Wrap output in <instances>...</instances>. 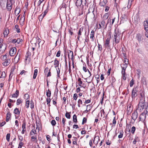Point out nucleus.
<instances>
[{
    "instance_id": "nucleus-51",
    "label": "nucleus",
    "mask_w": 148,
    "mask_h": 148,
    "mask_svg": "<svg viewBox=\"0 0 148 148\" xmlns=\"http://www.w3.org/2000/svg\"><path fill=\"white\" fill-rule=\"evenodd\" d=\"M99 140H100V139H94L93 141L94 143L96 145H97L98 143Z\"/></svg>"
},
{
    "instance_id": "nucleus-62",
    "label": "nucleus",
    "mask_w": 148,
    "mask_h": 148,
    "mask_svg": "<svg viewBox=\"0 0 148 148\" xmlns=\"http://www.w3.org/2000/svg\"><path fill=\"white\" fill-rule=\"evenodd\" d=\"M65 120H66L64 118H63L62 119V122L63 123V127H64L65 126Z\"/></svg>"
},
{
    "instance_id": "nucleus-41",
    "label": "nucleus",
    "mask_w": 148,
    "mask_h": 148,
    "mask_svg": "<svg viewBox=\"0 0 148 148\" xmlns=\"http://www.w3.org/2000/svg\"><path fill=\"white\" fill-rule=\"evenodd\" d=\"M24 98L26 99V100H29V96L27 94H26L24 95Z\"/></svg>"
},
{
    "instance_id": "nucleus-4",
    "label": "nucleus",
    "mask_w": 148,
    "mask_h": 148,
    "mask_svg": "<svg viewBox=\"0 0 148 148\" xmlns=\"http://www.w3.org/2000/svg\"><path fill=\"white\" fill-rule=\"evenodd\" d=\"M138 106V109L140 111L143 110L144 109H146V110L147 109V106L144 100L140 101Z\"/></svg>"
},
{
    "instance_id": "nucleus-14",
    "label": "nucleus",
    "mask_w": 148,
    "mask_h": 148,
    "mask_svg": "<svg viewBox=\"0 0 148 148\" xmlns=\"http://www.w3.org/2000/svg\"><path fill=\"white\" fill-rule=\"evenodd\" d=\"M68 57L69 58V57L70 55H71V59L72 60V61H74V56L73 52L70 50H69L68 52Z\"/></svg>"
},
{
    "instance_id": "nucleus-8",
    "label": "nucleus",
    "mask_w": 148,
    "mask_h": 148,
    "mask_svg": "<svg viewBox=\"0 0 148 148\" xmlns=\"http://www.w3.org/2000/svg\"><path fill=\"white\" fill-rule=\"evenodd\" d=\"M6 49L5 44H1L0 45V54L3 53L5 51Z\"/></svg>"
},
{
    "instance_id": "nucleus-10",
    "label": "nucleus",
    "mask_w": 148,
    "mask_h": 148,
    "mask_svg": "<svg viewBox=\"0 0 148 148\" xmlns=\"http://www.w3.org/2000/svg\"><path fill=\"white\" fill-rule=\"evenodd\" d=\"M110 38H108L105 42L104 44V45L106 48L108 47H110Z\"/></svg>"
},
{
    "instance_id": "nucleus-9",
    "label": "nucleus",
    "mask_w": 148,
    "mask_h": 148,
    "mask_svg": "<svg viewBox=\"0 0 148 148\" xmlns=\"http://www.w3.org/2000/svg\"><path fill=\"white\" fill-rule=\"evenodd\" d=\"M13 5L7 2L6 4V8L8 11H11L12 8V5Z\"/></svg>"
},
{
    "instance_id": "nucleus-63",
    "label": "nucleus",
    "mask_w": 148,
    "mask_h": 148,
    "mask_svg": "<svg viewBox=\"0 0 148 148\" xmlns=\"http://www.w3.org/2000/svg\"><path fill=\"white\" fill-rule=\"evenodd\" d=\"M16 39H13L12 40L11 42L13 44H15L16 43Z\"/></svg>"
},
{
    "instance_id": "nucleus-54",
    "label": "nucleus",
    "mask_w": 148,
    "mask_h": 148,
    "mask_svg": "<svg viewBox=\"0 0 148 148\" xmlns=\"http://www.w3.org/2000/svg\"><path fill=\"white\" fill-rule=\"evenodd\" d=\"M26 123L24 122L22 125V129H26Z\"/></svg>"
},
{
    "instance_id": "nucleus-64",
    "label": "nucleus",
    "mask_w": 148,
    "mask_h": 148,
    "mask_svg": "<svg viewBox=\"0 0 148 148\" xmlns=\"http://www.w3.org/2000/svg\"><path fill=\"white\" fill-rule=\"evenodd\" d=\"M45 0H40L38 2V5H39Z\"/></svg>"
},
{
    "instance_id": "nucleus-1",
    "label": "nucleus",
    "mask_w": 148,
    "mask_h": 148,
    "mask_svg": "<svg viewBox=\"0 0 148 148\" xmlns=\"http://www.w3.org/2000/svg\"><path fill=\"white\" fill-rule=\"evenodd\" d=\"M84 0H77L75 3L76 5L80 9L82 10L81 14L80 15L83 14V12L82 11L84 8V2L83 1Z\"/></svg>"
},
{
    "instance_id": "nucleus-45",
    "label": "nucleus",
    "mask_w": 148,
    "mask_h": 148,
    "mask_svg": "<svg viewBox=\"0 0 148 148\" xmlns=\"http://www.w3.org/2000/svg\"><path fill=\"white\" fill-rule=\"evenodd\" d=\"M134 80L133 79L130 81V86L131 87L132 86L133 84H134Z\"/></svg>"
},
{
    "instance_id": "nucleus-27",
    "label": "nucleus",
    "mask_w": 148,
    "mask_h": 148,
    "mask_svg": "<svg viewBox=\"0 0 148 148\" xmlns=\"http://www.w3.org/2000/svg\"><path fill=\"white\" fill-rule=\"evenodd\" d=\"M136 130V127L134 126L132 127L131 130H129V132L132 134H134Z\"/></svg>"
},
{
    "instance_id": "nucleus-7",
    "label": "nucleus",
    "mask_w": 148,
    "mask_h": 148,
    "mask_svg": "<svg viewBox=\"0 0 148 148\" xmlns=\"http://www.w3.org/2000/svg\"><path fill=\"white\" fill-rule=\"evenodd\" d=\"M16 48L15 47L12 48L10 50L9 54L11 56H13L16 54Z\"/></svg>"
},
{
    "instance_id": "nucleus-39",
    "label": "nucleus",
    "mask_w": 148,
    "mask_h": 148,
    "mask_svg": "<svg viewBox=\"0 0 148 148\" xmlns=\"http://www.w3.org/2000/svg\"><path fill=\"white\" fill-rule=\"evenodd\" d=\"M123 134V131H120L119 132V134L118 135V138H121L122 137Z\"/></svg>"
},
{
    "instance_id": "nucleus-28",
    "label": "nucleus",
    "mask_w": 148,
    "mask_h": 148,
    "mask_svg": "<svg viewBox=\"0 0 148 148\" xmlns=\"http://www.w3.org/2000/svg\"><path fill=\"white\" fill-rule=\"evenodd\" d=\"M114 41L117 44L119 42L120 39L121 38V37H114Z\"/></svg>"
},
{
    "instance_id": "nucleus-42",
    "label": "nucleus",
    "mask_w": 148,
    "mask_h": 148,
    "mask_svg": "<svg viewBox=\"0 0 148 148\" xmlns=\"http://www.w3.org/2000/svg\"><path fill=\"white\" fill-rule=\"evenodd\" d=\"M22 102V101L21 99H18L17 100L16 104L19 105L20 103Z\"/></svg>"
},
{
    "instance_id": "nucleus-50",
    "label": "nucleus",
    "mask_w": 148,
    "mask_h": 148,
    "mask_svg": "<svg viewBox=\"0 0 148 148\" xmlns=\"http://www.w3.org/2000/svg\"><path fill=\"white\" fill-rule=\"evenodd\" d=\"M27 73V71L23 70L21 71V72L20 73V74L21 75H22L23 74H24V75H26V73Z\"/></svg>"
},
{
    "instance_id": "nucleus-15",
    "label": "nucleus",
    "mask_w": 148,
    "mask_h": 148,
    "mask_svg": "<svg viewBox=\"0 0 148 148\" xmlns=\"http://www.w3.org/2000/svg\"><path fill=\"white\" fill-rule=\"evenodd\" d=\"M107 2V0H103V1H100L99 3V5L101 6H104L106 5Z\"/></svg>"
},
{
    "instance_id": "nucleus-32",
    "label": "nucleus",
    "mask_w": 148,
    "mask_h": 148,
    "mask_svg": "<svg viewBox=\"0 0 148 148\" xmlns=\"http://www.w3.org/2000/svg\"><path fill=\"white\" fill-rule=\"evenodd\" d=\"M37 73H38V70L37 69H36L34 70V75H33V78L34 79H35L36 77L37 76Z\"/></svg>"
},
{
    "instance_id": "nucleus-43",
    "label": "nucleus",
    "mask_w": 148,
    "mask_h": 148,
    "mask_svg": "<svg viewBox=\"0 0 148 148\" xmlns=\"http://www.w3.org/2000/svg\"><path fill=\"white\" fill-rule=\"evenodd\" d=\"M6 76L5 73V72L3 71L2 72L1 75L0 77V78H4Z\"/></svg>"
},
{
    "instance_id": "nucleus-60",
    "label": "nucleus",
    "mask_w": 148,
    "mask_h": 148,
    "mask_svg": "<svg viewBox=\"0 0 148 148\" xmlns=\"http://www.w3.org/2000/svg\"><path fill=\"white\" fill-rule=\"evenodd\" d=\"M49 69L48 67H47L44 70V73L45 74H46L47 73L48 71H49Z\"/></svg>"
},
{
    "instance_id": "nucleus-22",
    "label": "nucleus",
    "mask_w": 148,
    "mask_h": 148,
    "mask_svg": "<svg viewBox=\"0 0 148 148\" xmlns=\"http://www.w3.org/2000/svg\"><path fill=\"white\" fill-rule=\"evenodd\" d=\"M109 14L108 13H107L104 14L103 16V20H106L108 18L109 16Z\"/></svg>"
},
{
    "instance_id": "nucleus-11",
    "label": "nucleus",
    "mask_w": 148,
    "mask_h": 148,
    "mask_svg": "<svg viewBox=\"0 0 148 148\" xmlns=\"http://www.w3.org/2000/svg\"><path fill=\"white\" fill-rule=\"evenodd\" d=\"M138 116V114L136 112H134L132 115V119L134 121L137 118Z\"/></svg>"
},
{
    "instance_id": "nucleus-18",
    "label": "nucleus",
    "mask_w": 148,
    "mask_h": 148,
    "mask_svg": "<svg viewBox=\"0 0 148 148\" xmlns=\"http://www.w3.org/2000/svg\"><path fill=\"white\" fill-rule=\"evenodd\" d=\"M21 12V9L20 7L17 6L15 9V14L18 15Z\"/></svg>"
},
{
    "instance_id": "nucleus-49",
    "label": "nucleus",
    "mask_w": 148,
    "mask_h": 148,
    "mask_svg": "<svg viewBox=\"0 0 148 148\" xmlns=\"http://www.w3.org/2000/svg\"><path fill=\"white\" fill-rule=\"evenodd\" d=\"M87 122V119L86 117H84L83 119L82 124L83 125Z\"/></svg>"
},
{
    "instance_id": "nucleus-56",
    "label": "nucleus",
    "mask_w": 148,
    "mask_h": 148,
    "mask_svg": "<svg viewBox=\"0 0 148 148\" xmlns=\"http://www.w3.org/2000/svg\"><path fill=\"white\" fill-rule=\"evenodd\" d=\"M45 16H43L42 14L39 16V21H42V18L44 17Z\"/></svg>"
},
{
    "instance_id": "nucleus-16",
    "label": "nucleus",
    "mask_w": 148,
    "mask_h": 148,
    "mask_svg": "<svg viewBox=\"0 0 148 148\" xmlns=\"http://www.w3.org/2000/svg\"><path fill=\"white\" fill-rule=\"evenodd\" d=\"M11 114L9 111L6 114V122H8L10 119Z\"/></svg>"
},
{
    "instance_id": "nucleus-17",
    "label": "nucleus",
    "mask_w": 148,
    "mask_h": 148,
    "mask_svg": "<svg viewBox=\"0 0 148 148\" xmlns=\"http://www.w3.org/2000/svg\"><path fill=\"white\" fill-rule=\"evenodd\" d=\"M9 33V31L8 29L7 28L5 29L3 33L4 37L5 38L7 37L8 36Z\"/></svg>"
},
{
    "instance_id": "nucleus-25",
    "label": "nucleus",
    "mask_w": 148,
    "mask_h": 148,
    "mask_svg": "<svg viewBox=\"0 0 148 148\" xmlns=\"http://www.w3.org/2000/svg\"><path fill=\"white\" fill-rule=\"evenodd\" d=\"M20 111H19L18 109L16 108L14 110V113L16 114L19 115L20 114Z\"/></svg>"
},
{
    "instance_id": "nucleus-2",
    "label": "nucleus",
    "mask_w": 148,
    "mask_h": 148,
    "mask_svg": "<svg viewBox=\"0 0 148 148\" xmlns=\"http://www.w3.org/2000/svg\"><path fill=\"white\" fill-rule=\"evenodd\" d=\"M37 129L38 126H37L36 128L34 127V128L32 130L30 133V135L31 137V139L37 138L36 130Z\"/></svg>"
},
{
    "instance_id": "nucleus-46",
    "label": "nucleus",
    "mask_w": 148,
    "mask_h": 148,
    "mask_svg": "<svg viewBox=\"0 0 148 148\" xmlns=\"http://www.w3.org/2000/svg\"><path fill=\"white\" fill-rule=\"evenodd\" d=\"M25 14V12H24V14L23 17H21L20 20V22H23L25 19V17H24V15Z\"/></svg>"
},
{
    "instance_id": "nucleus-21",
    "label": "nucleus",
    "mask_w": 148,
    "mask_h": 148,
    "mask_svg": "<svg viewBox=\"0 0 148 148\" xmlns=\"http://www.w3.org/2000/svg\"><path fill=\"white\" fill-rule=\"evenodd\" d=\"M133 108L131 105H128L127 106V113H130L132 110Z\"/></svg>"
},
{
    "instance_id": "nucleus-30",
    "label": "nucleus",
    "mask_w": 148,
    "mask_h": 148,
    "mask_svg": "<svg viewBox=\"0 0 148 148\" xmlns=\"http://www.w3.org/2000/svg\"><path fill=\"white\" fill-rule=\"evenodd\" d=\"M29 103H30V102H29V100H26L25 104V107L27 109L28 108H29Z\"/></svg>"
},
{
    "instance_id": "nucleus-59",
    "label": "nucleus",
    "mask_w": 148,
    "mask_h": 148,
    "mask_svg": "<svg viewBox=\"0 0 148 148\" xmlns=\"http://www.w3.org/2000/svg\"><path fill=\"white\" fill-rule=\"evenodd\" d=\"M61 51L59 50L57 53L56 56L57 57H59L60 56L61 54Z\"/></svg>"
},
{
    "instance_id": "nucleus-53",
    "label": "nucleus",
    "mask_w": 148,
    "mask_h": 148,
    "mask_svg": "<svg viewBox=\"0 0 148 148\" xmlns=\"http://www.w3.org/2000/svg\"><path fill=\"white\" fill-rule=\"evenodd\" d=\"M98 49L99 50L101 51L102 50V48L101 45L98 44Z\"/></svg>"
},
{
    "instance_id": "nucleus-29",
    "label": "nucleus",
    "mask_w": 148,
    "mask_h": 148,
    "mask_svg": "<svg viewBox=\"0 0 148 148\" xmlns=\"http://www.w3.org/2000/svg\"><path fill=\"white\" fill-rule=\"evenodd\" d=\"M49 5L48 4V6L47 7V9L44 11L43 13H42V14L43 15V16H45L46 14L48 12L49 10Z\"/></svg>"
},
{
    "instance_id": "nucleus-12",
    "label": "nucleus",
    "mask_w": 148,
    "mask_h": 148,
    "mask_svg": "<svg viewBox=\"0 0 148 148\" xmlns=\"http://www.w3.org/2000/svg\"><path fill=\"white\" fill-rule=\"evenodd\" d=\"M121 34L120 32H119L118 30L115 29V34L114 37H121Z\"/></svg>"
},
{
    "instance_id": "nucleus-24",
    "label": "nucleus",
    "mask_w": 148,
    "mask_h": 148,
    "mask_svg": "<svg viewBox=\"0 0 148 148\" xmlns=\"http://www.w3.org/2000/svg\"><path fill=\"white\" fill-rule=\"evenodd\" d=\"M59 64V61L57 60V59H55L54 61V65L56 68L57 67H58Z\"/></svg>"
},
{
    "instance_id": "nucleus-37",
    "label": "nucleus",
    "mask_w": 148,
    "mask_h": 148,
    "mask_svg": "<svg viewBox=\"0 0 148 148\" xmlns=\"http://www.w3.org/2000/svg\"><path fill=\"white\" fill-rule=\"evenodd\" d=\"M73 121L75 123L77 122V117L75 114H74L73 116Z\"/></svg>"
},
{
    "instance_id": "nucleus-34",
    "label": "nucleus",
    "mask_w": 148,
    "mask_h": 148,
    "mask_svg": "<svg viewBox=\"0 0 148 148\" xmlns=\"http://www.w3.org/2000/svg\"><path fill=\"white\" fill-rule=\"evenodd\" d=\"M15 28L16 29V31L18 33H20V30L19 28V26L17 25H16L15 26Z\"/></svg>"
},
{
    "instance_id": "nucleus-26",
    "label": "nucleus",
    "mask_w": 148,
    "mask_h": 148,
    "mask_svg": "<svg viewBox=\"0 0 148 148\" xmlns=\"http://www.w3.org/2000/svg\"><path fill=\"white\" fill-rule=\"evenodd\" d=\"M18 53L16 56L15 58L14 59V62H15V63H17L18 62V61L19 60V55L18 56Z\"/></svg>"
},
{
    "instance_id": "nucleus-57",
    "label": "nucleus",
    "mask_w": 148,
    "mask_h": 148,
    "mask_svg": "<svg viewBox=\"0 0 148 148\" xmlns=\"http://www.w3.org/2000/svg\"><path fill=\"white\" fill-rule=\"evenodd\" d=\"M51 100L50 98H47L46 99V101L47 104H48L49 103H50L51 101Z\"/></svg>"
},
{
    "instance_id": "nucleus-47",
    "label": "nucleus",
    "mask_w": 148,
    "mask_h": 148,
    "mask_svg": "<svg viewBox=\"0 0 148 148\" xmlns=\"http://www.w3.org/2000/svg\"><path fill=\"white\" fill-rule=\"evenodd\" d=\"M78 97V96L76 93H75L73 95V100H74L75 101H76L77 99V98Z\"/></svg>"
},
{
    "instance_id": "nucleus-5",
    "label": "nucleus",
    "mask_w": 148,
    "mask_h": 148,
    "mask_svg": "<svg viewBox=\"0 0 148 148\" xmlns=\"http://www.w3.org/2000/svg\"><path fill=\"white\" fill-rule=\"evenodd\" d=\"M144 29L146 31L145 36L148 38V21H146L144 23Z\"/></svg>"
},
{
    "instance_id": "nucleus-33",
    "label": "nucleus",
    "mask_w": 148,
    "mask_h": 148,
    "mask_svg": "<svg viewBox=\"0 0 148 148\" xmlns=\"http://www.w3.org/2000/svg\"><path fill=\"white\" fill-rule=\"evenodd\" d=\"M84 28L83 27H81L78 33V35L79 36H81L82 35V33L83 32Z\"/></svg>"
},
{
    "instance_id": "nucleus-31",
    "label": "nucleus",
    "mask_w": 148,
    "mask_h": 148,
    "mask_svg": "<svg viewBox=\"0 0 148 148\" xmlns=\"http://www.w3.org/2000/svg\"><path fill=\"white\" fill-rule=\"evenodd\" d=\"M105 24L106 23L105 21L104 20L102 21L100 23V25H101V27H102L104 29H105V28L106 26Z\"/></svg>"
},
{
    "instance_id": "nucleus-23",
    "label": "nucleus",
    "mask_w": 148,
    "mask_h": 148,
    "mask_svg": "<svg viewBox=\"0 0 148 148\" xmlns=\"http://www.w3.org/2000/svg\"><path fill=\"white\" fill-rule=\"evenodd\" d=\"M95 32L93 30L92 31L91 34L90 38L92 39V41H94V38Z\"/></svg>"
},
{
    "instance_id": "nucleus-52",
    "label": "nucleus",
    "mask_w": 148,
    "mask_h": 148,
    "mask_svg": "<svg viewBox=\"0 0 148 148\" xmlns=\"http://www.w3.org/2000/svg\"><path fill=\"white\" fill-rule=\"evenodd\" d=\"M51 123L53 126H54L56 125V123L55 120H52L51 122Z\"/></svg>"
},
{
    "instance_id": "nucleus-20",
    "label": "nucleus",
    "mask_w": 148,
    "mask_h": 148,
    "mask_svg": "<svg viewBox=\"0 0 148 148\" xmlns=\"http://www.w3.org/2000/svg\"><path fill=\"white\" fill-rule=\"evenodd\" d=\"M19 94V91L18 90H16L14 94H13L12 95V97H17L18 96Z\"/></svg>"
},
{
    "instance_id": "nucleus-3",
    "label": "nucleus",
    "mask_w": 148,
    "mask_h": 148,
    "mask_svg": "<svg viewBox=\"0 0 148 148\" xmlns=\"http://www.w3.org/2000/svg\"><path fill=\"white\" fill-rule=\"evenodd\" d=\"M138 87L136 86L133 88L132 91V99L135 98L138 95V92L139 91Z\"/></svg>"
},
{
    "instance_id": "nucleus-44",
    "label": "nucleus",
    "mask_w": 148,
    "mask_h": 148,
    "mask_svg": "<svg viewBox=\"0 0 148 148\" xmlns=\"http://www.w3.org/2000/svg\"><path fill=\"white\" fill-rule=\"evenodd\" d=\"M15 0H7V2L13 5L14 3Z\"/></svg>"
},
{
    "instance_id": "nucleus-35",
    "label": "nucleus",
    "mask_w": 148,
    "mask_h": 148,
    "mask_svg": "<svg viewBox=\"0 0 148 148\" xmlns=\"http://www.w3.org/2000/svg\"><path fill=\"white\" fill-rule=\"evenodd\" d=\"M51 91L49 89H48V90H47V91L46 92V95L48 97H50L51 96Z\"/></svg>"
},
{
    "instance_id": "nucleus-58",
    "label": "nucleus",
    "mask_w": 148,
    "mask_h": 148,
    "mask_svg": "<svg viewBox=\"0 0 148 148\" xmlns=\"http://www.w3.org/2000/svg\"><path fill=\"white\" fill-rule=\"evenodd\" d=\"M131 5V1H130V2H129V1L128 5L127 6V9H129L130 8Z\"/></svg>"
},
{
    "instance_id": "nucleus-19",
    "label": "nucleus",
    "mask_w": 148,
    "mask_h": 148,
    "mask_svg": "<svg viewBox=\"0 0 148 148\" xmlns=\"http://www.w3.org/2000/svg\"><path fill=\"white\" fill-rule=\"evenodd\" d=\"M136 39L139 42L141 41L142 40V37L141 35L140 34H137L136 37Z\"/></svg>"
},
{
    "instance_id": "nucleus-13",
    "label": "nucleus",
    "mask_w": 148,
    "mask_h": 148,
    "mask_svg": "<svg viewBox=\"0 0 148 148\" xmlns=\"http://www.w3.org/2000/svg\"><path fill=\"white\" fill-rule=\"evenodd\" d=\"M11 61L10 59H7L5 60V61L3 63V64L5 66L9 65Z\"/></svg>"
},
{
    "instance_id": "nucleus-38",
    "label": "nucleus",
    "mask_w": 148,
    "mask_h": 148,
    "mask_svg": "<svg viewBox=\"0 0 148 148\" xmlns=\"http://www.w3.org/2000/svg\"><path fill=\"white\" fill-rule=\"evenodd\" d=\"M30 107L31 109H33L34 108V104L33 101L32 100L30 101Z\"/></svg>"
},
{
    "instance_id": "nucleus-40",
    "label": "nucleus",
    "mask_w": 148,
    "mask_h": 148,
    "mask_svg": "<svg viewBox=\"0 0 148 148\" xmlns=\"http://www.w3.org/2000/svg\"><path fill=\"white\" fill-rule=\"evenodd\" d=\"M70 113H69L68 112H66V114H65V116L66 118H67L68 119H70L71 118V116H70Z\"/></svg>"
},
{
    "instance_id": "nucleus-36",
    "label": "nucleus",
    "mask_w": 148,
    "mask_h": 148,
    "mask_svg": "<svg viewBox=\"0 0 148 148\" xmlns=\"http://www.w3.org/2000/svg\"><path fill=\"white\" fill-rule=\"evenodd\" d=\"M128 63V60H127V62L125 64H122L121 65V67H123L125 68H126L127 66V64Z\"/></svg>"
},
{
    "instance_id": "nucleus-6",
    "label": "nucleus",
    "mask_w": 148,
    "mask_h": 148,
    "mask_svg": "<svg viewBox=\"0 0 148 148\" xmlns=\"http://www.w3.org/2000/svg\"><path fill=\"white\" fill-rule=\"evenodd\" d=\"M146 113L145 112H143L139 116L140 120L142 122H144L146 118Z\"/></svg>"
},
{
    "instance_id": "nucleus-61",
    "label": "nucleus",
    "mask_w": 148,
    "mask_h": 148,
    "mask_svg": "<svg viewBox=\"0 0 148 148\" xmlns=\"http://www.w3.org/2000/svg\"><path fill=\"white\" fill-rule=\"evenodd\" d=\"M23 139H21V140L19 142V146L20 147H22L23 145V143L22 141Z\"/></svg>"
},
{
    "instance_id": "nucleus-48",
    "label": "nucleus",
    "mask_w": 148,
    "mask_h": 148,
    "mask_svg": "<svg viewBox=\"0 0 148 148\" xmlns=\"http://www.w3.org/2000/svg\"><path fill=\"white\" fill-rule=\"evenodd\" d=\"M22 40L21 39L18 38L16 39V41H17L16 43L17 44H21L22 42Z\"/></svg>"
},
{
    "instance_id": "nucleus-55",
    "label": "nucleus",
    "mask_w": 148,
    "mask_h": 148,
    "mask_svg": "<svg viewBox=\"0 0 148 148\" xmlns=\"http://www.w3.org/2000/svg\"><path fill=\"white\" fill-rule=\"evenodd\" d=\"M7 59V55L5 54V55H4L2 58V59L3 60H5Z\"/></svg>"
}]
</instances>
